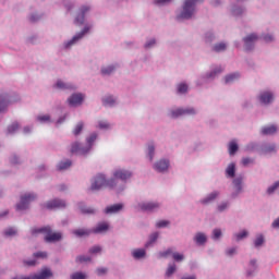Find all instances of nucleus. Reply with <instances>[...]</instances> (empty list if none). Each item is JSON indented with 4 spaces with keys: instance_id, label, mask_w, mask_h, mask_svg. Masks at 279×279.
Returning a JSON list of instances; mask_svg holds the SVG:
<instances>
[{
    "instance_id": "2f4dec72",
    "label": "nucleus",
    "mask_w": 279,
    "mask_h": 279,
    "mask_svg": "<svg viewBox=\"0 0 279 279\" xmlns=\"http://www.w3.org/2000/svg\"><path fill=\"white\" fill-rule=\"evenodd\" d=\"M83 130H84V122H78L75 129L73 130L74 136H78Z\"/></svg>"
},
{
    "instance_id": "09e8293b",
    "label": "nucleus",
    "mask_w": 279,
    "mask_h": 279,
    "mask_svg": "<svg viewBox=\"0 0 279 279\" xmlns=\"http://www.w3.org/2000/svg\"><path fill=\"white\" fill-rule=\"evenodd\" d=\"M167 226H169V220H159L156 223V228H167Z\"/></svg>"
},
{
    "instance_id": "ddd939ff",
    "label": "nucleus",
    "mask_w": 279,
    "mask_h": 279,
    "mask_svg": "<svg viewBox=\"0 0 279 279\" xmlns=\"http://www.w3.org/2000/svg\"><path fill=\"white\" fill-rule=\"evenodd\" d=\"M86 12H90V7H82L75 19L76 25H84V17Z\"/></svg>"
},
{
    "instance_id": "39448f33",
    "label": "nucleus",
    "mask_w": 279,
    "mask_h": 279,
    "mask_svg": "<svg viewBox=\"0 0 279 279\" xmlns=\"http://www.w3.org/2000/svg\"><path fill=\"white\" fill-rule=\"evenodd\" d=\"M36 199V195L28 193L21 197L20 203L16 205V210H27L29 204Z\"/></svg>"
},
{
    "instance_id": "a878e982",
    "label": "nucleus",
    "mask_w": 279,
    "mask_h": 279,
    "mask_svg": "<svg viewBox=\"0 0 279 279\" xmlns=\"http://www.w3.org/2000/svg\"><path fill=\"white\" fill-rule=\"evenodd\" d=\"M133 258H145V250L144 248H137L132 252Z\"/></svg>"
},
{
    "instance_id": "4be33fe9",
    "label": "nucleus",
    "mask_w": 279,
    "mask_h": 279,
    "mask_svg": "<svg viewBox=\"0 0 279 279\" xmlns=\"http://www.w3.org/2000/svg\"><path fill=\"white\" fill-rule=\"evenodd\" d=\"M93 231L88 230V229H75L72 231V234H74V236H88Z\"/></svg>"
},
{
    "instance_id": "864d4df0",
    "label": "nucleus",
    "mask_w": 279,
    "mask_h": 279,
    "mask_svg": "<svg viewBox=\"0 0 279 279\" xmlns=\"http://www.w3.org/2000/svg\"><path fill=\"white\" fill-rule=\"evenodd\" d=\"M101 252V246H93L89 248V254H99Z\"/></svg>"
},
{
    "instance_id": "4468645a",
    "label": "nucleus",
    "mask_w": 279,
    "mask_h": 279,
    "mask_svg": "<svg viewBox=\"0 0 279 279\" xmlns=\"http://www.w3.org/2000/svg\"><path fill=\"white\" fill-rule=\"evenodd\" d=\"M46 208H48V210L53 208H66V203L64 201L53 199L46 204Z\"/></svg>"
},
{
    "instance_id": "13d9d810",
    "label": "nucleus",
    "mask_w": 279,
    "mask_h": 279,
    "mask_svg": "<svg viewBox=\"0 0 279 279\" xmlns=\"http://www.w3.org/2000/svg\"><path fill=\"white\" fill-rule=\"evenodd\" d=\"M214 234V239H219V236H221V229H215L213 231Z\"/></svg>"
},
{
    "instance_id": "2eb2a0df",
    "label": "nucleus",
    "mask_w": 279,
    "mask_h": 279,
    "mask_svg": "<svg viewBox=\"0 0 279 279\" xmlns=\"http://www.w3.org/2000/svg\"><path fill=\"white\" fill-rule=\"evenodd\" d=\"M53 276V272H51V269L44 268L40 270L39 274H35L32 276V279H49Z\"/></svg>"
},
{
    "instance_id": "f8f14e48",
    "label": "nucleus",
    "mask_w": 279,
    "mask_h": 279,
    "mask_svg": "<svg viewBox=\"0 0 279 279\" xmlns=\"http://www.w3.org/2000/svg\"><path fill=\"white\" fill-rule=\"evenodd\" d=\"M140 208L141 210H144L146 213H151L154 210H158V208H160V204L158 203H142L140 204Z\"/></svg>"
},
{
    "instance_id": "c85d7f7f",
    "label": "nucleus",
    "mask_w": 279,
    "mask_h": 279,
    "mask_svg": "<svg viewBox=\"0 0 279 279\" xmlns=\"http://www.w3.org/2000/svg\"><path fill=\"white\" fill-rule=\"evenodd\" d=\"M239 151V145L235 142H231L229 144V154L230 156H234Z\"/></svg>"
},
{
    "instance_id": "0e129e2a",
    "label": "nucleus",
    "mask_w": 279,
    "mask_h": 279,
    "mask_svg": "<svg viewBox=\"0 0 279 279\" xmlns=\"http://www.w3.org/2000/svg\"><path fill=\"white\" fill-rule=\"evenodd\" d=\"M24 264L27 265L28 267H34V265H36V260L24 262Z\"/></svg>"
},
{
    "instance_id": "c9c22d12",
    "label": "nucleus",
    "mask_w": 279,
    "mask_h": 279,
    "mask_svg": "<svg viewBox=\"0 0 279 279\" xmlns=\"http://www.w3.org/2000/svg\"><path fill=\"white\" fill-rule=\"evenodd\" d=\"M102 102H104V106H114L116 100L114 98H112V96H108L102 100Z\"/></svg>"
},
{
    "instance_id": "58836bf2",
    "label": "nucleus",
    "mask_w": 279,
    "mask_h": 279,
    "mask_svg": "<svg viewBox=\"0 0 279 279\" xmlns=\"http://www.w3.org/2000/svg\"><path fill=\"white\" fill-rule=\"evenodd\" d=\"M263 243H265V238H263V235H258L254 242L255 247H260Z\"/></svg>"
},
{
    "instance_id": "f257e3e1",
    "label": "nucleus",
    "mask_w": 279,
    "mask_h": 279,
    "mask_svg": "<svg viewBox=\"0 0 279 279\" xmlns=\"http://www.w3.org/2000/svg\"><path fill=\"white\" fill-rule=\"evenodd\" d=\"M114 189V179L106 180V175L99 173L92 180L89 191H101V189Z\"/></svg>"
},
{
    "instance_id": "49530a36",
    "label": "nucleus",
    "mask_w": 279,
    "mask_h": 279,
    "mask_svg": "<svg viewBox=\"0 0 279 279\" xmlns=\"http://www.w3.org/2000/svg\"><path fill=\"white\" fill-rule=\"evenodd\" d=\"M154 151H156V148L154 147V145H149L148 146V158L149 160H154Z\"/></svg>"
},
{
    "instance_id": "5701e85b",
    "label": "nucleus",
    "mask_w": 279,
    "mask_h": 279,
    "mask_svg": "<svg viewBox=\"0 0 279 279\" xmlns=\"http://www.w3.org/2000/svg\"><path fill=\"white\" fill-rule=\"evenodd\" d=\"M194 241L197 243V245H204V243L207 241L206 234L202 232L196 233Z\"/></svg>"
},
{
    "instance_id": "7c9ffc66",
    "label": "nucleus",
    "mask_w": 279,
    "mask_h": 279,
    "mask_svg": "<svg viewBox=\"0 0 279 279\" xmlns=\"http://www.w3.org/2000/svg\"><path fill=\"white\" fill-rule=\"evenodd\" d=\"M71 165H72L71 160L61 161L58 165V170L59 171H64V169H69V167H71Z\"/></svg>"
},
{
    "instance_id": "4c0bfd02",
    "label": "nucleus",
    "mask_w": 279,
    "mask_h": 279,
    "mask_svg": "<svg viewBox=\"0 0 279 279\" xmlns=\"http://www.w3.org/2000/svg\"><path fill=\"white\" fill-rule=\"evenodd\" d=\"M76 263H90V257L80 255L76 257Z\"/></svg>"
},
{
    "instance_id": "393cba45",
    "label": "nucleus",
    "mask_w": 279,
    "mask_h": 279,
    "mask_svg": "<svg viewBox=\"0 0 279 279\" xmlns=\"http://www.w3.org/2000/svg\"><path fill=\"white\" fill-rule=\"evenodd\" d=\"M276 132H277L276 125L264 126L262 129V134H265V135L276 134Z\"/></svg>"
},
{
    "instance_id": "a19ab883",
    "label": "nucleus",
    "mask_w": 279,
    "mask_h": 279,
    "mask_svg": "<svg viewBox=\"0 0 279 279\" xmlns=\"http://www.w3.org/2000/svg\"><path fill=\"white\" fill-rule=\"evenodd\" d=\"M173 274H175V264H172L168 267L167 271H166V276H173Z\"/></svg>"
},
{
    "instance_id": "b1692460",
    "label": "nucleus",
    "mask_w": 279,
    "mask_h": 279,
    "mask_svg": "<svg viewBox=\"0 0 279 279\" xmlns=\"http://www.w3.org/2000/svg\"><path fill=\"white\" fill-rule=\"evenodd\" d=\"M56 88H59L60 90H68V89H74L75 86H73L71 84H65L62 81H58L56 84Z\"/></svg>"
},
{
    "instance_id": "dca6fc26",
    "label": "nucleus",
    "mask_w": 279,
    "mask_h": 279,
    "mask_svg": "<svg viewBox=\"0 0 279 279\" xmlns=\"http://www.w3.org/2000/svg\"><path fill=\"white\" fill-rule=\"evenodd\" d=\"M69 104L71 106H82V101H84V95L82 94H73L69 99Z\"/></svg>"
},
{
    "instance_id": "e433bc0d",
    "label": "nucleus",
    "mask_w": 279,
    "mask_h": 279,
    "mask_svg": "<svg viewBox=\"0 0 279 279\" xmlns=\"http://www.w3.org/2000/svg\"><path fill=\"white\" fill-rule=\"evenodd\" d=\"M186 90H189L187 84L181 83L178 85V93L184 94Z\"/></svg>"
},
{
    "instance_id": "9d476101",
    "label": "nucleus",
    "mask_w": 279,
    "mask_h": 279,
    "mask_svg": "<svg viewBox=\"0 0 279 279\" xmlns=\"http://www.w3.org/2000/svg\"><path fill=\"white\" fill-rule=\"evenodd\" d=\"M243 40H244L246 51H250L252 49V47H254V44L256 43V40H258V35L251 34V35L244 37Z\"/></svg>"
},
{
    "instance_id": "6ab92c4d",
    "label": "nucleus",
    "mask_w": 279,
    "mask_h": 279,
    "mask_svg": "<svg viewBox=\"0 0 279 279\" xmlns=\"http://www.w3.org/2000/svg\"><path fill=\"white\" fill-rule=\"evenodd\" d=\"M217 197H219V192H213L207 195V197L203 198L201 201V204H204L205 206L208 204H213V202H215Z\"/></svg>"
},
{
    "instance_id": "052dcab7",
    "label": "nucleus",
    "mask_w": 279,
    "mask_h": 279,
    "mask_svg": "<svg viewBox=\"0 0 279 279\" xmlns=\"http://www.w3.org/2000/svg\"><path fill=\"white\" fill-rule=\"evenodd\" d=\"M171 0H155L156 5H165V3H169Z\"/></svg>"
},
{
    "instance_id": "473e14b6",
    "label": "nucleus",
    "mask_w": 279,
    "mask_h": 279,
    "mask_svg": "<svg viewBox=\"0 0 279 279\" xmlns=\"http://www.w3.org/2000/svg\"><path fill=\"white\" fill-rule=\"evenodd\" d=\"M233 184L235 186V191L236 193H241V184H243V179L242 178H238L233 180Z\"/></svg>"
},
{
    "instance_id": "9b49d317",
    "label": "nucleus",
    "mask_w": 279,
    "mask_h": 279,
    "mask_svg": "<svg viewBox=\"0 0 279 279\" xmlns=\"http://www.w3.org/2000/svg\"><path fill=\"white\" fill-rule=\"evenodd\" d=\"M12 102H14V100H12L8 94L0 95V112H5L8 106Z\"/></svg>"
},
{
    "instance_id": "7ed1b4c3",
    "label": "nucleus",
    "mask_w": 279,
    "mask_h": 279,
    "mask_svg": "<svg viewBox=\"0 0 279 279\" xmlns=\"http://www.w3.org/2000/svg\"><path fill=\"white\" fill-rule=\"evenodd\" d=\"M97 141V133H92L87 138V147H82L80 143L75 142L71 146V154H78V156H84L90 151V147H93V143Z\"/></svg>"
},
{
    "instance_id": "5fc2aeb1",
    "label": "nucleus",
    "mask_w": 279,
    "mask_h": 279,
    "mask_svg": "<svg viewBox=\"0 0 279 279\" xmlns=\"http://www.w3.org/2000/svg\"><path fill=\"white\" fill-rule=\"evenodd\" d=\"M98 125L100 130H108L110 128V124L106 121H100Z\"/></svg>"
},
{
    "instance_id": "a18cd8bd",
    "label": "nucleus",
    "mask_w": 279,
    "mask_h": 279,
    "mask_svg": "<svg viewBox=\"0 0 279 279\" xmlns=\"http://www.w3.org/2000/svg\"><path fill=\"white\" fill-rule=\"evenodd\" d=\"M245 236H247V231H245V230H243L240 233L235 234L236 241H241V240L245 239Z\"/></svg>"
},
{
    "instance_id": "412c9836",
    "label": "nucleus",
    "mask_w": 279,
    "mask_h": 279,
    "mask_svg": "<svg viewBox=\"0 0 279 279\" xmlns=\"http://www.w3.org/2000/svg\"><path fill=\"white\" fill-rule=\"evenodd\" d=\"M109 226L108 222H100L97 225L96 228L92 230L94 234H100L101 232H107Z\"/></svg>"
},
{
    "instance_id": "cd10ccee",
    "label": "nucleus",
    "mask_w": 279,
    "mask_h": 279,
    "mask_svg": "<svg viewBox=\"0 0 279 279\" xmlns=\"http://www.w3.org/2000/svg\"><path fill=\"white\" fill-rule=\"evenodd\" d=\"M235 171H236V166H234V163H230L226 170V173L229 178H234Z\"/></svg>"
},
{
    "instance_id": "6e6d98bb",
    "label": "nucleus",
    "mask_w": 279,
    "mask_h": 279,
    "mask_svg": "<svg viewBox=\"0 0 279 279\" xmlns=\"http://www.w3.org/2000/svg\"><path fill=\"white\" fill-rule=\"evenodd\" d=\"M35 258H47V252L34 253Z\"/></svg>"
},
{
    "instance_id": "3c124183",
    "label": "nucleus",
    "mask_w": 279,
    "mask_h": 279,
    "mask_svg": "<svg viewBox=\"0 0 279 279\" xmlns=\"http://www.w3.org/2000/svg\"><path fill=\"white\" fill-rule=\"evenodd\" d=\"M278 186H279V181L275 182L272 186L268 187L267 190L268 195H271V193H274L276 189H278Z\"/></svg>"
},
{
    "instance_id": "72a5a7b5",
    "label": "nucleus",
    "mask_w": 279,
    "mask_h": 279,
    "mask_svg": "<svg viewBox=\"0 0 279 279\" xmlns=\"http://www.w3.org/2000/svg\"><path fill=\"white\" fill-rule=\"evenodd\" d=\"M112 73H114V66L113 65H109L107 68L101 69V74L102 75H111Z\"/></svg>"
},
{
    "instance_id": "423d86ee",
    "label": "nucleus",
    "mask_w": 279,
    "mask_h": 279,
    "mask_svg": "<svg viewBox=\"0 0 279 279\" xmlns=\"http://www.w3.org/2000/svg\"><path fill=\"white\" fill-rule=\"evenodd\" d=\"M132 178V171L125 170V169H117L113 171V186H117V180H122V182H125V180H130Z\"/></svg>"
},
{
    "instance_id": "6e6552de",
    "label": "nucleus",
    "mask_w": 279,
    "mask_h": 279,
    "mask_svg": "<svg viewBox=\"0 0 279 279\" xmlns=\"http://www.w3.org/2000/svg\"><path fill=\"white\" fill-rule=\"evenodd\" d=\"M171 254H172V258L174 260H177V263L184 260L183 254L173 253V250H171V248H168L167 251L159 253V256H160V258H167V256H171Z\"/></svg>"
},
{
    "instance_id": "bb28decb",
    "label": "nucleus",
    "mask_w": 279,
    "mask_h": 279,
    "mask_svg": "<svg viewBox=\"0 0 279 279\" xmlns=\"http://www.w3.org/2000/svg\"><path fill=\"white\" fill-rule=\"evenodd\" d=\"M241 75L239 73L229 74L226 76L225 82L226 84H230L232 82H235V80H239Z\"/></svg>"
},
{
    "instance_id": "c03bdc74",
    "label": "nucleus",
    "mask_w": 279,
    "mask_h": 279,
    "mask_svg": "<svg viewBox=\"0 0 279 279\" xmlns=\"http://www.w3.org/2000/svg\"><path fill=\"white\" fill-rule=\"evenodd\" d=\"M81 211L84 214V215H94L95 213V209L94 208H90V207H82L81 208Z\"/></svg>"
},
{
    "instance_id": "ea45409f",
    "label": "nucleus",
    "mask_w": 279,
    "mask_h": 279,
    "mask_svg": "<svg viewBox=\"0 0 279 279\" xmlns=\"http://www.w3.org/2000/svg\"><path fill=\"white\" fill-rule=\"evenodd\" d=\"M71 279H86V275L84 272H74L71 275Z\"/></svg>"
},
{
    "instance_id": "0eeeda50",
    "label": "nucleus",
    "mask_w": 279,
    "mask_h": 279,
    "mask_svg": "<svg viewBox=\"0 0 279 279\" xmlns=\"http://www.w3.org/2000/svg\"><path fill=\"white\" fill-rule=\"evenodd\" d=\"M90 32V28L88 26H85L84 29L76 34L70 41L65 44V49H69V47H72V45H75L78 40H82L86 34Z\"/></svg>"
},
{
    "instance_id": "f03ea898",
    "label": "nucleus",
    "mask_w": 279,
    "mask_h": 279,
    "mask_svg": "<svg viewBox=\"0 0 279 279\" xmlns=\"http://www.w3.org/2000/svg\"><path fill=\"white\" fill-rule=\"evenodd\" d=\"M31 234H33V236H36V234H46V236H45L46 243H53V242L60 241V239H62V233H60V232L52 233L51 227L32 229Z\"/></svg>"
},
{
    "instance_id": "aec40b11",
    "label": "nucleus",
    "mask_w": 279,
    "mask_h": 279,
    "mask_svg": "<svg viewBox=\"0 0 279 279\" xmlns=\"http://www.w3.org/2000/svg\"><path fill=\"white\" fill-rule=\"evenodd\" d=\"M120 210H123V204L111 205L105 209V213L106 215H112L114 213H119Z\"/></svg>"
},
{
    "instance_id": "37998d69",
    "label": "nucleus",
    "mask_w": 279,
    "mask_h": 279,
    "mask_svg": "<svg viewBox=\"0 0 279 279\" xmlns=\"http://www.w3.org/2000/svg\"><path fill=\"white\" fill-rule=\"evenodd\" d=\"M156 241H158V232L150 234L149 242L146 244V247L147 245H150V243H156Z\"/></svg>"
},
{
    "instance_id": "603ef678",
    "label": "nucleus",
    "mask_w": 279,
    "mask_h": 279,
    "mask_svg": "<svg viewBox=\"0 0 279 279\" xmlns=\"http://www.w3.org/2000/svg\"><path fill=\"white\" fill-rule=\"evenodd\" d=\"M96 274L97 276H106V274H108V268H97Z\"/></svg>"
},
{
    "instance_id": "a211bd4d",
    "label": "nucleus",
    "mask_w": 279,
    "mask_h": 279,
    "mask_svg": "<svg viewBox=\"0 0 279 279\" xmlns=\"http://www.w3.org/2000/svg\"><path fill=\"white\" fill-rule=\"evenodd\" d=\"M169 169V160H159L155 163V170L159 173L167 171Z\"/></svg>"
},
{
    "instance_id": "774afa93",
    "label": "nucleus",
    "mask_w": 279,
    "mask_h": 279,
    "mask_svg": "<svg viewBox=\"0 0 279 279\" xmlns=\"http://www.w3.org/2000/svg\"><path fill=\"white\" fill-rule=\"evenodd\" d=\"M272 228H279V218L272 222Z\"/></svg>"
},
{
    "instance_id": "680f3d73",
    "label": "nucleus",
    "mask_w": 279,
    "mask_h": 279,
    "mask_svg": "<svg viewBox=\"0 0 279 279\" xmlns=\"http://www.w3.org/2000/svg\"><path fill=\"white\" fill-rule=\"evenodd\" d=\"M154 45H156V39H151L150 41H148V43L145 45V47H146L147 49H149V47H154Z\"/></svg>"
},
{
    "instance_id": "bf43d9fd",
    "label": "nucleus",
    "mask_w": 279,
    "mask_h": 279,
    "mask_svg": "<svg viewBox=\"0 0 279 279\" xmlns=\"http://www.w3.org/2000/svg\"><path fill=\"white\" fill-rule=\"evenodd\" d=\"M226 208H228V203H222L218 206L219 213H223V210H226Z\"/></svg>"
},
{
    "instance_id": "69168bd1",
    "label": "nucleus",
    "mask_w": 279,
    "mask_h": 279,
    "mask_svg": "<svg viewBox=\"0 0 279 279\" xmlns=\"http://www.w3.org/2000/svg\"><path fill=\"white\" fill-rule=\"evenodd\" d=\"M228 256H232V254H236V248H229L227 251Z\"/></svg>"
},
{
    "instance_id": "e2e57ef3",
    "label": "nucleus",
    "mask_w": 279,
    "mask_h": 279,
    "mask_svg": "<svg viewBox=\"0 0 279 279\" xmlns=\"http://www.w3.org/2000/svg\"><path fill=\"white\" fill-rule=\"evenodd\" d=\"M264 40H265V43H271V40H274V36H271V35H265V36H264Z\"/></svg>"
},
{
    "instance_id": "20e7f679",
    "label": "nucleus",
    "mask_w": 279,
    "mask_h": 279,
    "mask_svg": "<svg viewBox=\"0 0 279 279\" xmlns=\"http://www.w3.org/2000/svg\"><path fill=\"white\" fill-rule=\"evenodd\" d=\"M204 0H186L183 4V11L177 19H191L195 14V5Z\"/></svg>"
},
{
    "instance_id": "f3484780",
    "label": "nucleus",
    "mask_w": 279,
    "mask_h": 279,
    "mask_svg": "<svg viewBox=\"0 0 279 279\" xmlns=\"http://www.w3.org/2000/svg\"><path fill=\"white\" fill-rule=\"evenodd\" d=\"M259 101L262 104H271L274 101V94L271 92H264L259 96Z\"/></svg>"
},
{
    "instance_id": "338daca9",
    "label": "nucleus",
    "mask_w": 279,
    "mask_h": 279,
    "mask_svg": "<svg viewBox=\"0 0 279 279\" xmlns=\"http://www.w3.org/2000/svg\"><path fill=\"white\" fill-rule=\"evenodd\" d=\"M38 16H36V15H31V17H29V21H31V23H36V21H38Z\"/></svg>"
},
{
    "instance_id": "f704fd0d",
    "label": "nucleus",
    "mask_w": 279,
    "mask_h": 279,
    "mask_svg": "<svg viewBox=\"0 0 279 279\" xmlns=\"http://www.w3.org/2000/svg\"><path fill=\"white\" fill-rule=\"evenodd\" d=\"M226 49H227V46H226V44H223V43L216 44V45L214 46V50H215L217 53H219V51H226Z\"/></svg>"
},
{
    "instance_id": "79ce46f5",
    "label": "nucleus",
    "mask_w": 279,
    "mask_h": 279,
    "mask_svg": "<svg viewBox=\"0 0 279 279\" xmlns=\"http://www.w3.org/2000/svg\"><path fill=\"white\" fill-rule=\"evenodd\" d=\"M16 130H19V123H13L8 128V132L9 134H14V132H16Z\"/></svg>"
},
{
    "instance_id": "4d7b16f0",
    "label": "nucleus",
    "mask_w": 279,
    "mask_h": 279,
    "mask_svg": "<svg viewBox=\"0 0 279 279\" xmlns=\"http://www.w3.org/2000/svg\"><path fill=\"white\" fill-rule=\"evenodd\" d=\"M50 117L48 116V114H46V116H39L38 118H37V120L38 121H40V123H45V121H50Z\"/></svg>"
},
{
    "instance_id": "c756f323",
    "label": "nucleus",
    "mask_w": 279,
    "mask_h": 279,
    "mask_svg": "<svg viewBox=\"0 0 279 279\" xmlns=\"http://www.w3.org/2000/svg\"><path fill=\"white\" fill-rule=\"evenodd\" d=\"M274 151H276L275 144L267 145L262 149V154H272Z\"/></svg>"
},
{
    "instance_id": "1a4fd4ad",
    "label": "nucleus",
    "mask_w": 279,
    "mask_h": 279,
    "mask_svg": "<svg viewBox=\"0 0 279 279\" xmlns=\"http://www.w3.org/2000/svg\"><path fill=\"white\" fill-rule=\"evenodd\" d=\"M184 114H195V109L187 108V109H177L170 112L172 119H178V117H182Z\"/></svg>"
},
{
    "instance_id": "8fccbe9b",
    "label": "nucleus",
    "mask_w": 279,
    "mask_h": 279,
    "mask_svg": "<svg viewBox=\"0 0 279 279\" xmlns=\"http://www.w3.org/2000/svg\"><path fill=\"white\" fill-rule=\"evenodd\" d=\"M5 236H14L16 234V230L14 228H9L4 231Z\"/></svg>"
},
{
    "instance_id": "de8ad7c7",
    "label": "nucleus",
    "mask_w": 279,
    "mask_h": 279,
    "mask_svg": "<svg viewBox=\"0 0 279 279\" xmlns=\"http://www.w3.org/2000/svg\"><path fill=\"white\" fill-rule=\"evenodd\" d=\"M254 163V159L250 158V157H244L242 159V165L243 167H247V165H253Z\"/></svg>"
}]
</instances>
